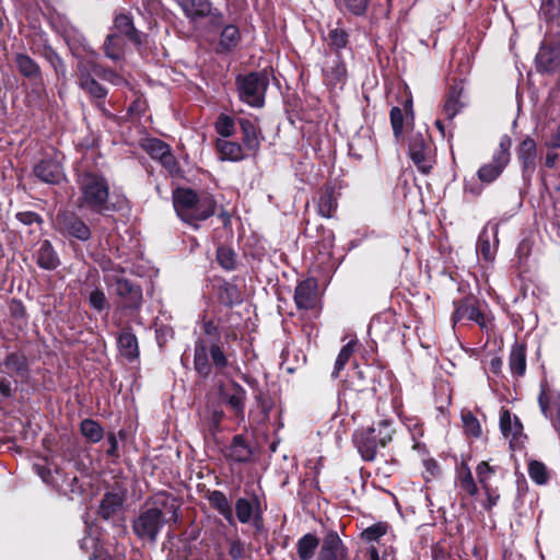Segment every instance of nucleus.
I'll use <instances>...</instances> for the list:
<instances>
[{"instance_id": "26", "label": "nucleus", "mask_w": 560, "mask_h": 560, "mask_svg": "<svg viewBox=\"0 0 560 560\" xmlns=\"http://www.w3.org/2000/svg\"><path fill=\"white\" fill-rule=\"evenodd\" d=\"M294 302L298 310H313L317 300V282L314 278H307L298 283L294 291Z\"/></svg>"}, {"instance_id": "54", "label": "nucleus", "mask_w": 560, "mask_h": 560, "mask_svg": "<svg viewBox=\"0 0 560 560\" xmlns=\"http://www.w3.org/2000/svg\"><path fill=\"white\" fill-rule=\"evenodd\" d=\"M9 314L13 320L19 323L18 326L20 329L26 326L28 318L27 311L26 306L20 299H11L9 302Z\"/></svg>"}, {"instance_id": "57", "label": "nucleus", "mask_w": 560, "mask_h": 560, "mask_svg": "<svg viewBox=\"0 0 560 560\" xmlns=\"http://www.w3.org/2000/svg\"><path fill=\"white\" fill-rule=\"evenodd\" d=\"M388 528L387 522H377L363 529L361 539L368 542L378 541L381 537L387 534Z\"/></svg>"}, {"instance_id": "55", "label": "nucleus", "mask_w": 560, "mask_h": 560, "mask_svg": "<svg viewBox=\"0 0 560 560\" xmlns=\"http://www.w3.org/2000/svg\"><path fill=\"white\" fill-rule=\"evenodd\" d=\"M143 149L152 160L160 161L171 150V147L161 139L150 138L143 144Z\"/></svg>"}, {"instance_id": "31", "label": "nucleus", "mask_w": 560, "mask_h": 560, "mask_svg": "<svg viewBox=\"0 0 560 560\" xmlns=\"http://www.w3.org/2000/svg\"><path fill=\"white\" fill-rule=\"evenodd\" d=\"M128 39L109 31L102 46L104 56L114 63H119L126 59Z\"/></svg>"}, {"instance_id": "8", "label": "nucleus", "mask_w": 560, "mask_h": 560, "mask_svg": "<svg viewBox=\"0 0 560 560\" xmlns=\"http://www.w3.org/2000/svg\"><path fill=\"white\" fill-rule=\"evenodd\" d=\"M165 524L160 511L147 508L132 518L131 529L140 542L155 545Z\"/></svg>"}, {"instance_id": "17", "label": "nucleus", "mask_w": 560, "mask_h": 560, "mask_svg": "<svg viewBox=\"0 0 560 560\" xmlns=\"http://www.w3.org/2000/svg\"><path fill=\"white\" fill-rule=\"evenodd\" d=\"M151 506L160 511L163 516V522L168 525L177 524L180 520L182 501L174 494L161 491L150 499Z\"/></svg>"}, {"instance_id": "37", "label": "nucleus", "mask_w": 560, "mask_h": 560, "mask_svg": "<svg viewBox=\"0 0 560 560\" xmlns=\"http://www.w3.org/2000/svg\"><path fill=\"white\" fill-rule=\"evenodd\" d=\"M560 66V52L556 48L541 47L536 56V69L540 73H552Z\"/></svg>"}, {"instance_id": "19", "label": "nucleus", "mask_w": 560, "mask_h": 560, "mask_svg": "<svg viewBox=\"0 0 560 560\" xmlns=\"http://www.w3.org/2000/svg\"><path fill=\"white\" fill-rule=\"evenodd\" d=\"M222 453L230 464H249L254 456L253 446L244 434H235Z\"/></svg>"}, {"instance_id": "2", "label": "nucleus", "mask_w": 560, "mask_h": 560, "mask_svg": "<svg viewBox=\"0 0 560 560\" xmlns=\"http://www.w3.org/2000/svg\"><path fill=\"white\" fill-rule=\"evenodd\" d=\"M78 207L93 214L107 217L118 210L110 199V186L103 172L93 167L77 168Z\"/></svg>"}, {"instance_id": "23", "label": "nucleus", "mask_w": 560, "mask_h": 560, "mask_svg": "<svg viewBox=\"0 0 560 560\" xmlns=\"http://www.w3.org/2000/svg\"><path fill=\"white\" fill-rule=\"evenodd\" d=\"M126 501L125 491H106L97 508L96 514L103 521H116V517L124 511Z\"/></svg>"}, {"instance_id": "38", "label": "nucleus", "mask_w": 560, "mask_h": 560, "mask_svg": "<svg viewBox=\"0 0 560 560\" xmlns=\"http://www.w3.org/2000/svg\"><path fill=\"white\" fill-rule=\"evenodd\" d=\"M36 264L44 270H55L59 267V256L49 240L40 242L36 252Z\"/></svg>"}, {"instance_id": "56", "label": "nucleus", "mask_w": 560, "mask_h": 560, "mask_svg": "<svg viewBox=\"0 0 560 560\" xmlns=\"http://www.w3.org/2000/svg\"><path fill=\"white\" fill-rule=\"evenodd\" d=\"M389 120L393 129L394 138L399 141L404 135V126L406 122V114L398 106H393L389 112Z\"/></svg>"}, {"instance_id": "33", "label": "nucleus", "mask_w": 560, "mask_h": 560, "mask_svg": "<svg viewBox=\"0 0 560 560\" xmlns=\"http://www.w3.org/2000/svg\"><path fill=\"white\" fill-rule=\"evenodd\" d=\"M85 94L89 95L91 103L96 107L105 117H112V113L106 108V97L108 90L96 79H92L79 86Z\"/></svg>"}, {"instance_id": "35", "label": "nucleus", "mask_w": 560, "mask_h": 560, "mask_svg": "<svg viewBox=\"0 0 560 560\" xmlns=\"http://www.w3.org/2000/svg\"><path fill=\"white\" fill-rule=\"evenodd\" d=\"M215 149L222 161L241 162L252 158L240 142L229 139H218L215 141Z\"/></svg>"}, {"instance_id": "30", "label": "nucleus", "mask_w": 560, "mask_h": 560, "mask_svg": "<svg viewBox=\"0 0 560 560\" xmlns=\"http://www.w3.org/2000/svg\"><path fill=\"white\" fill-rule=\"evenodd\" d=\"M261 508L260 498L255 492L252 493L250 498L240 497L234 503V521L237 520L241 524H249L257 509Z\"/></svg>"}, {"instance_id": "41", "label": "nucleus", "mask_w": 560, "mask_h": 560, "mask_svg": "<svg viewBox=\"0 0 560 560\" xmlns=\"http://www.w3.org/2000/svg\"><path fill=\"white\" fill-rule=\"evenodd\" d=\"M324 79L328 85H337L346 80L347 68L340 55H336L330 66L323 69Z\"/></svg>"}, {"instance_id": "28", "label": "nucleus", "mask_w": 560, "mask_h": 560, "mask_svg": "<svg viewBox=\"0 0 560 560\" xmlns=\"http://www.w3.org/2000/svg\"><path fill=\"white\" fill-rule=\"evenodd\" d=\"M339 194L335 186L325 184L316 192L317 213L323 218H332L338 208Z\"/></svg>"}, {"instance_id": "61", "label": "nucleus", "mask_w": 560, "mask_h": 560, "mask_svg": "<svg viewBox=\"0 0 560 560\" xmlns=\"http://www.w3.org/2000/svg\"><path fill=\"white\" fill-rule=\"evenodd\" d=\"M400 420L407 427L412 440H417L423 435V423L418 417L400 416Z\"/></svg>"}, {"instance_id": "52", "label": "nucleus", "mask_w": 560, "mask_h": 560, "mask_svg": "<svg viewBox=\"0 0 560 560\" xmlns=\"http://www.w3.org/2000/svg\"><path fill=\"white\" fill-rule=\"evenodd\" d=\"M225 419V412L220 406L207 407V421L209 431L214 435L222 431V421Z\"/></svg>"}, {"instance_id": "12", "label": "nucleus", "mask_w": 560, "mask_h": 560, "mask_svg": "<svg viewBox=\"0 0 560 560\" xmlns=\"http://www.w3.org/2000/svg\"><path fill=\"white\" fill-rule=\"evenodd\" d=\"M218 394L221 402L230 409L233 418L238 422L244 421L247 398L246 389L240 383L232 380L226 387L220 385Z\"/></svg>"}, {"instance_id": "10", "label": "nucleus", "mask_w": 560, "mask_h": 560, "mask_svg": "<svg viewBox=\"0 0 560 560\" xmlns=\"http://www.w3.org/2000/svg\"><path fill=\"white\" fill-rule=\"evenodd\" d=\"M56 230L66 238L88 242L92 237V230L88 223L74 211H58L55 219Z\"/></svg>"}, {"instance_id": "16", "label": "nucleus", "mask_w": 560, "mask_h": 560, "mask_svg": "<svg viewBox=\"0 0 560 560\" xmlns=\"http://www.w3.org/2000/svg\"><path fill=\"white\" fill-rule=\"evenodd\" d=\"M237 125L241 129V144L246 149L248 155L256 158L261 148V142L265 140L258 119L237 117Z\"/></svg>"}, {"instance_id": "50", "label": "nucleus", "mask_w": 560, "mask_h": 560, "mask_svg": "<svg viewBox=\"0 0 560 560\" xmlns=\"http://www.w3.org/2000/svg\"><path fill=\"white\" fill-rule=\"evenodd\" d=\"M97 62L88 59H80L77 65V83L82 85L95 78Z\"/></svg>"}, {"instance_id": "44", "label": "nucleus", "mask_w": 560, "mask_h": 560, "mask_svg": "<svg viewBox=\"0 0 560 560\" xmlns=\"http://www.w3.org/2000/svg\"><path fill=\"white\" fill-rule=\"evenodd\" d=\"M358 347V340H350L346 343L339 351L337 359L335 361L334 370L331 372V378L337 380L340 376V372L346 368V365L350 362L355 349Z\"/></svg>"}, {"instance_id": "15", "label": "nucleus", "mask_w": 560, "mask_h": 560, "mask_svg": "<svg viewBox=\"0 0 560 560\" xmlns=\"http://www.w3.org/2000/svg\"><path fill=\"white\" fill-rule=\"evenodd\" d=\"M212 293L223 307L233 308L244 301L242 289L233 281L215 276L212 281Z\"/></svg>"}, {"instance_id": "53", "label": "nucleus", "mask_w": 560, "mask_h": 560, "mask_svg": "<svg viewBox=\"0 0 560 560\" xmlns=\"http://www.w3.org/2000/svg\"><path fill=\"white\" fill-rule=\"evenodd\" d=\"M88 302L91 308L96 311L97 313H102L104 311L109 310V303L105 295L104 290L100 285H95V288L90 291L88 295Z\"/></svg>"}, {"instance_id": "45", "label": "nucleus", "mask_w": 560, "mask_h": 560, "mask_svg": "<svg viewBox=\"0 0 560 560\" xmlns=\"http://www.w3.org/2000/svg\"><path fill=\"white\" fill-rule=\"evenodd\" d=\"M245 381L253 388V390L255 393L254 398L257 402L258 408L261 410V412L265 415V417H268L269 412L273 408L272 398L269 396L268 393H266L265 390H262L259 387V383L256 378L246 377Z\"/></svg>"}, {"instance_id": "13", "label": "nucleus", "mask_w": 560, "mask_h": 560, "mask_svg": "<svg viewBox=\"0 0 560 560\" xmlns=\"http://www.w3.org/2000/svg\"><path fill=\"white\" fill-rule=\"evenodd\" d=\"M113 284L122 310L139 311L141 308L143 302L141 285L122 277L113 278Z\"/></svg>"}, {"instance_id": "7", "label": "nucleus", "mask_w": 560, "mask_h": 560, "mask_svg": "<svg viewBox=\"0 0 560 560\" xmlns=\"http://www.w3.org/2000/svg\"><path fill=\"white\" fill-rule=\"evenodd\" d=\"M454 311L451 315L453 326L464 320L472 322L479 326L481 330H489L493 324V316L489 311L488 303L479 300L472 293H468L460 299L453 301Z\"/></svg>"}, {"instance_id": "51", "label": "nucleus", "mask_w": 560, "mask_h": 560, "mask_svg": "<svg viewBox=\"0 0 560 560\" xmlns=\"http://www.w3.org/2000/svg\"><path fill=\"white\" fill-rule=\"evenodd\" d=\"M527 471L529 478L538 486H544L549 480L547 466L540 460H530L528 463Z\"/></svg>"}, {"instance_id": "5", "label": "nucleus", "mask_w": 560, "mask_h": 560, "mask_svg": "<svg viewBox=\"0 0 560 560\" xmlns=\"http://www.w3.org/2000/svg\"><path fill=\"white\" fill-rule=\"evenodd\" d=\"M395 432L394 421L383 419L371 427L355 430L352 440L363 460L372 462L376 457L377 450L386 447L393 441Z\"/></svg>"}, {"instance_id": "39", "label": "nucleus", "mask_w": 560, "mask_h": 560, "mask_svg": "<svg viewBox=\"0 0 560 560\" xmlns=\"http://www.w3.org/2000/svg\"><path fill=\"white\" fill-rule=\"evenodd\" d=\"M341 24L342 21L338 20L337 26L330 28L326 37L329 49L336 55H340V50L347 48L350 43V34L346 28L339 26Z\"/></svg>"}, {"instance_id": "46", "label": "nucleus", "mask_w": 560, "mask_h": 560, "mask_svg": "<svg viewBox=\"0 0 560 560\" xmlns=\"http://www.w3.org/2000/svg\"><path fill=\"white\" fill-rule=\"evenodd\" d=\"M215 260L225 271H234L237 268V254L231 246L219 245L215 250Z\"/></svg>"}, {"instance_id": "60", "label": "nucleus", "mask_w": 560, "mask_h": 560, "mask_svg": "<svg viewBox=\"0 0 560 560\" xmlns=\"http://www.w3.org/2000/svg\"><path fill=\"white\" fill-rule=\"evenodd\" d=\"M20 380L11 378L9 375L0 376V400H8L14 397Z\"/></svg>"}, {"instance_id": "62", "label": "nucleus", "mask_w": 560, "mask_h": 560, "mask_svg": "<svg viewBox=\"0 0 560 560\" xmlns=\"http://www.w3.org/2000/svg\"><path fill=\"white\" fill-rule=\"evenodd\" d=\"M233 308H226L221 306L220 304L215 307H213L212 313L213 317L217 319L219 325L224 328L226 326H232L231 322L235 315H238V313H234L232 311Z\"/></svg>"}, {"instance_id": "49", "label": "nucleus", "mask_w": 560, "mask_h": 560, "mask_svg": "<svg viewBox=\"0 0 560 560\" xmlns=\"http://www.w3.org/2000/svg\"><path fill=\"white\" fill-rule=\"evenodd\" d=\"M236 125L237 118L221 113L214 122V130L223 139H229L234 136Z\"/></svg>"}, {"instance_id": "22", "label": "nucleus", "mask_w": 560, "mask_h": 560, "mask_svg": "<svg viewBox=\"0 0 560 560\" xmlns=\"http://www.w3.org/2000/svg\"><path fill=\"white\" fill-rule=\"evenodd\" d=\"M317 560H348V548L336 530L325 534Z\"/></svg>"}, {"instance_id": "27", "label": "nucleus", "mask_w": 560, "mask_h": 560, "mask_svg": "<svg viewBox=\"0 0 560 560\" xmlns=\"http://www.w3.org/2000/svg\"><path fill=\"white\" fill-rule=\"evenodd\" d=\"M464 93V83L462 80H453L448 85L444 96V104L442 112L445 117L452 120L464 107L465 104L462 102Z\"/></svg>"}, {"instance_id": "29", "label": "nucleus", "mask_w": 560, "mask_h": 560, "mask_svg": "<svg viewBox=\"0 0 560 560\" xmlns=\"http://www.w3.org/2000/svg\"><path fill=\"white\" fill-rule=\"evenodd\" d=\"M241 40L242 36L238 26L234 23H229L221 28L214 51L217 55H229L237 48Z\"/></svg>"}, {"instance_id": "59", "label": "nucleus", "mask_w": 560, "mask_h": 560, "mask_svg": "<svg viewBox=\"0 0 560 560\" xmlns=\"http://www.w3.org/2000/svg\"><path fill=\"white\" fill-rule=\"evenodd\" d=\"M14 217L21 224L25 226L36 225L39 231H42L45 222L39 213L31 210L19 211Z\"/></svg>"}, {"instance_id": "40", "label": "nucleus", "mask_w": 560, "mask_h": 560, "mask_svg": "<svg viewBox=\"0 0 560 560\" xmlns=\"http://www.w3.org/2000/svg\"><path fill=\"white\" fill-rule=\"evenodd\" d=\"M39 55L50 65L57 79H66L67 65L51 45L44 44Z\"/></svg>"}, {"instance_id": "20", "label": "nucleus", "mask_w": 560, "mask_h": 560, "mask_svg": "<svg viewBox=\"0 0 560 560\" xmlns=\"http://www.w3.org/2000/svg\"><path fill=\"white\" fill-rule=\"evenodd\" d=\"M118 353L127 362L133 363L140 358L139 341L130 324H126L116 336Z\"/></svg>"}, {"instance_id": "48", "label": "nucleus", "mask_w": 560, "mask_h": 560, "mask_svg": "<svg viewBox=\"0 0 560 560\" xmlns=\"http://www.w3.org/2000/svg\"><path fill=\"white\" fill-rule=\"evenodd\" d=\"M80 432L90 443H98L104 438V429L98 421L86 418L80 423Z\"/></svg>"}, {"instance_id": "43", "label": "nucleus", "mask_w": 560, "mask_h": 560, "mask_svg": "<svg viewBox=\"0 0 560 560\" xmlns=\"http://www.w3.org/2000/svg\"><path fill=\"white\" fill-rule=\"evenodd\" d=\"M336 8L342 14L362 18L368 13L371 0H334Z\"/></svg>"}, {"instance_id": "18", "label": "nucleus", "mask_w": 560, "mask_h": 560, "mask_svg": "<svg viewBox=\"0 0 560 560\" xmlns=\"http://www.w3.org/2000/svg\"><path fill=\"white\" fill-rule=\"evenodd\" d=\"M14 63L19 74L31 83L33 91L44 90V73L35 59L25 52H18L14 56Z\"/></svg>"}, {"instance_id": "36", "label": "nucleus", "mask_w": 560, "mask_h": 560, "mask_svg": "<svg viewBox=\"0 0 560 560\" xmlns=\"http://www.w3.org/2000/svg\"><path fill=\"white\" fill-rule=\"evenodd\" d=\"M205 498L211 509L217 511L230 525H234V513L226 494L220 490H208Z\"/></svg>"}, {"instance_id": "25", "label": "nucleus", "mask_w": 560, "mask_h": 560, "mask_svg": "<svg viewBox=\"0 0 560 560\" xmlns=\"http://www.w3.org/2000/svg\"><path fill=\"white\" fill-rule=\"evenodd\" d=\"M33 173L40 182L49 185H59L65 178L62 165L52 158L40 160L35 164Z\"/></svg>"}, {"instance_id": "9", "label": "nucleus", "mask_w": 560, "mask_h": 560, "mask_svg": "<svg viewBox=\"0 0 560 560\" xmlns=\"http://www.w3.org/2000/svg\"><path fill=\"white\" fill-rule=\"evenodd\" d=\"M408 151L417 170L424 175L430 174L435 164V149L428 130L424 133L417 131L410 135Z\"/></svg>"}, {"instance_id": "21", "label": "nucleus", "mask_w": 560, "mask_h": 560, "mask_svg": "<svg viewBox=\"0 0 560 560\" xmlns=\"http://www.w3.org/2000/svg\"><path fill=\"white\" fill-rule=\"evenodd\" d=\"M2 365L11 378L20 380L22 383L28 382L31 377V368L24 351L16 350L8 352L3 359Z\"/></svg>"}, {"instance_id": "63", "label": "nucleus", "mask_w": 560, "mask_h": 560, "mask_svg": "<svg viewBox=\"0 0 560 560\" xmlns=\"http://www.w3.org/2000/svg\"><path fill=\"white\" fill-rule=\"evenodd\" d=\"M462 420H463L464 429L468 434H470L475 438H479L481 435L480 423H479L478 419L470 411L463 413Z\"/></svg>"}, {"instance_id": "14", "label": "nucleus", "mask_w": 560, "mask_h": 560, "mask_svg": "<svg viewBox=\"0 0 560 560\" xmlns=\"http://www.w3.org/2000/svg\"><path fill=\"white\" fill-rule=\"evenodd\" d=\"M109 31L127 38L137 49L147 44L148 34L136 27L133 18L128 12L115 13Z\"/></svg>"}, {"instance_id": "1", "label": "nucleus", "mask_w": 560, "mask_h": 560, "mask_svg": "<svg viewBox=\"0 0 560 560\" xmlns=\"http://www.w3.org/2000/svg\"><path fill=\"white\" fill-rule=\"evenodd\" d=\"M201 329L207 338L199 337L194 342V370L199 378L206 381L213 374H225L231 353L221 341L222 327L214 317L202 319Z\"/></svg>"}, {"instance_id": "47", "label": "nucleus", "mask_w": 560, "mask_h": 560, "mask_svg": "<svg viewBox=\"0 0 560 560\" xmlns=\"http://www.w3.org/2000/svg\"><path fill=\"white\" fill-rule=\"evenodd\" d=\"M55 472L57 476H62V482L56 483V490L65 495L81 494L82 487L79 478L75 475L62 474L60 468H56Z\"/></svg>"}, {"instance_id": "32", "label": "nucleus", "mask_w": 560, "mask_h": 560, "mask_svg": "<svg viewBox=\"0 0 560 560\" xmlns=\"http://www.w3.org/2000/svg\"><path fill=\"white\" fill-rule=\"evenodd\" d=\"M189 22L205 20L214 7L211 0H175Z\"/></svg>"}, {"instance_id": "4", "label": "nucleus", "mask_w": 560, "mask_h": 560, "mask_svg": "<svg viewBox=\"0 0 560 560\" xmlns=\"http://www.w3.org/2000/svg\"><path fill=\"white\" fill-rule=\"evenodd\" d=\"M172 198L178 218L194 229H198L200 221L208 220L218 211V201L209 191L197 192L192 188L177 187Z\"/></svg>"}, {"instance_id": "64", "label": "nucleus", "mask_w": 560, "mask_h": 560, "mask_svg": "<svg viewBox=\"0 0 560 560\" xmlns=\"http://www.w3.org/2000/svg\"><path fill=\"white\" fill-rule=\"evenodd\" d=\"M229 556L232 560H241L246 556L245 542L240 538L228 539Z\"/></svg>"}, {"instance_id": "42", "label": "nucleus", "mask_w": 560, "mask_h": 560, "mask_svg": "<svg viewBox=\"0 0 560 560\" xmlns=\"http://www.w3.org/2000/svg\"><path fill=\"white\" fill-rule=\"evenodd\" d=\"M319 538L313 534L307 533L296 541V553L300 560H312L319 547Z\"/></svg>"}, {"instance_id": "58", "label": "nucleus", "mask_w": 560, "mask_h": 560, "mask_svg": "<svg viewBox=\"0 0 560 560\" xmlns=\"http://www.w3.org/2000/svg\"><path fill=\"white\" fill-rule=\"evenodd\" d=\"M160 164L166 170L167 174L173 178H182L184 172L179 165V162L172 153V149L160 159Z\"/></svg>"}, {"instance_id": "24", "label": "nucleus", "mask_w": 560, "mask_h": 560, "mask_svg": "<svg viewBox=\"0 0 560 560\" xmlns=\"http://www.w3.org/2000/svg\"><path fill=\"white\" fill-rule=\"evenodd\" d=\"M524 179H530L536 170L537 144L529 136L525 137L516 150Z\"/></svg>"}, {"instance_id": "3", "label": "nucleus", "mask_w": 560, "mask_h": 560, "mask_svg": "<svg viewBox=\"0 0 560 560\" xmlns=\"http://www.w3.org/2000/svg\"><path fill=\"white\" fill-rule=\"evenodd\" d=\"M495 472V467L482 460L476 467L477 479H475L467 463L462 462L456 466L455 485L469 498H476L479 489H481L485 499L481 500L480 504L486 512L490 513L498 505L501 498L499 489L490 483V479Z\"/></svg>"}, {"instance_id": "34", "label": "nucleus", "mask_w": 560, "mask_h": 560, "mask_svg": "<svg viewBox=\"0 0 560 560\" xmlns=\"http://www.w3.org/2000/svg\"><path fill=\"white\" fill-rule=\"evenodd\" d=\"M527 345L515 340L509 354V369L513 377H523L526 373Z\"/></svg>"}, {"instance_id": "11", "label": "nucleus", "mask_w": 560, "mask_h": 560, "mask_svg": "<svg viewBox=\"0 0 560 560\" xmlns=\"http://www.w3.org/2000/svg\"><path fill=\"white\" fill-rule=\"evenodd\" d=\"M511 145L512 140L508 135H504L500 138L498 149L494 151L492 155V161L480 166V168L477 172V176L481 183L491 184L497 178L500 177L504 168L510 163Z\"/></svg>"}, {"instance_id": "6", "label": "nucleus", "mask_w": 560, "mask_h": 560, "mask_svg": "<svg viewBox=\"0 0 560 560\" xmlns=\"http://www.w3.org/2000/svg\"><path fill=\"white\" fill-rule=\"evenodd\" d=\"M270 72L268 69L238 73L235 77V91L240 102L253 107L261 108L266 103L269 88Z\"/></svg>"}]
</instances>
